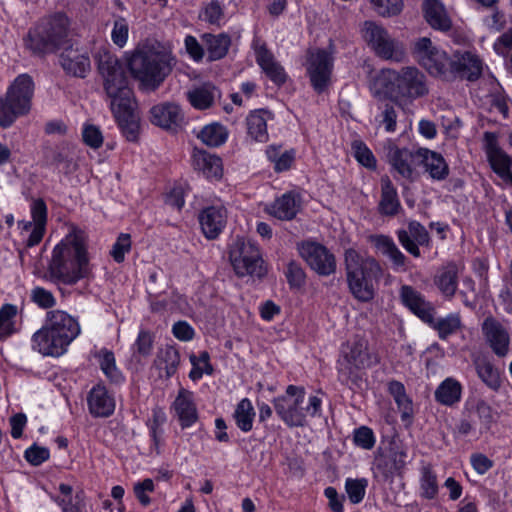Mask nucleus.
<instances>
[{
    "instance_id": "obj_37",
    "label": "nucleus",
    "mask_w": 512,
    "mask_h": 512,
    "mask_svg": "<svg viewBox=\"0 0 512 512\" xmlns=\"http://www.w3.org/2000/svg\"><path fill=\"white\" fill-rule=\"evenodd\" d=\"M194 164L207 178L219 179L222 176V161L216 155L200 151L194 155Z\"/></svg>"
},
{
    "instance_id": "obj_55",
    "label": "nucleus",
    "mask_w": 512,
    "mask_h": 512,
    "mask_svg": "<svg viewBox=\"0 0 512 512\" xmlns=\"http://www.w3.org/2000/svg\"><path fill=\"white\" fill-rule=\"evenodd\" d=\"M131 249L130 234L121 233L114 243L110 252L111 256L117 263H121L125 259V254Z\"/></svg>"
},
{
    "instance_id": "obj_20",
    "label": "nucleus",
    "mask_w": 512,
    "mask_h": 512,
    "mask_svg": "<svg viewBox=\"0 0 512 512\" xmlns=\"http://www.w3.org/2000/svg\"><path fill=\"white\" fill-rule=\"evenodd\" d=\"M397 236L400 244L415 257L420 256L418 245L427 244L429 241L428 232L424 226L417 221H411L407 230H398Z\"/></svg>"
},
{
    "instance_id": "obj_43",
    "label": "nucleus",
    "mask_w": 512,
    "mask_h": 512,
    "mask_svg": "<svg viewBox=\"0 0 512 512\" xmlns=\"http://www.w3.org/2000/svg\"><path fill=\"white\" fill-rule=\"evenodd\" d=\"M255 413L251 402L244 398L242 399L234 412V418L237 426L243 431L248 432L252 429L253 417Z\"/></svg>"
},
{
    "instance_id": "obj_47",
    "label": "nucleus",
    "mask_w": 512,
    "mask_h": 512,
    "mask_svg": "<svg viewBox=\"0 0 512 512\" xmlns=\"http://www.w3.org/2000/svg\"><path fill=\"white\" fill-rule=\"evenodd\" d=\"M100 367L104 374L113 382H119L121 380V374L116 368L115 357L113 352L106 349H102L99 352Z\"/></svg>"
},
{
    "instance_id": "obj_17",
    "label": "nucleus",
    "mask_w": 512,
    "mask_h": 512,
    "mask_svg": "<svg viewBox=\"0 0 512 512\" xmlns=\"http://www.w3.org/2000/svg\"><path fill=\"white\" fill-rule=\"evenodd\" d=\"M399 295L405 307L422 321L432 324L434 308L419 291L412 286L403 285L400 288Z\"/></svg>"
},
{
    "instance_id": "obj_35",
    "label": "nucleus",
    "mask_w": 512,
    "mask_h": 512,
    "mask_svg": "<svg viewBox=\"0 0 512 512\" xmlns=\"http://www.w3.org/2000/svg\"><path fill=\"white\" fill-rule=\"evenodd\" d=\"M400 208L397 191L388 177L381 179V200L379 211L384 215H395Z\"/></svg>"
},
{
    "instance_id": "obj_33",
    "label": "nucleus",
    "mask_w": 512,
    "mask_h": 512,
    "mask_svg": "<svg viewBox=\"0 0 512 512\" xmlns=\"http://www.w3.org/2000/svg\"><path fill=\"white\" fill-rule=\"evenodd\" d=\"M186 95L194 108L205 110L213 105L216 96L219 95V90L215 85L207 82L189 90Z\"/></svg>"
},
{
    "instance_id": "obj_39",
    "label": "nucleus",
    "mask_w": 512,
    "mask_h": 512,
    "mask_svg": "<svg viewBox=\"0 0 512 512\" xmlns=\"http://www.w3.org/2000/svg\"><path fill=\"white\" fill-rule=\"evenodd\" d=\"M207 44L208 56L211 61L222 59L226 56L231 45L230 36L227 34L204 35Z\"/></svg>"
},
{
    "instance_id": "obj_1",
    "label": "nucleus",
    "mask_w": 512,
    "mask_h": 512,
    "mask_svg": "<svg viewBox=\"0 0 512 512\" xmlns=\"http://www.w3.org/2000/svg\"><path fill=\"white\" fill-rule=\"evenodd\" d=\"M95 59L110 109L126 139L136 142L140 131L139 117L134 112L133 91L128 85L124 65L105 49L99 50Z\"/></svg>"
},
{
    "instance_id": "obj_36",
    "label": "nucleus",
    "mask_w": 512,
    "mask_h": 512,
    "mask_svg": "<svg viewBox=\"0 0 512 512\" xmlns=\"http://www.w3.org/2000/svg\"><path fill=\"white\" fill-rule=\"evenodd\" d=\"M478 377L492 390L497 391L501 386L499 371L486 357L473 360Z\"/></svg>"
},
{
    "instance_id": "obj_62",
    "label": "nucleus",
    "mask_w": 512,
    "mask_h": 512,
    "mask_svg": "<svg viewBox=\"0 0 512 512\" xmlns=\"http://www.w3.org/2000/svg\"><path fill=\"white\" fill-rule=\"evenodd\" d=\"M381 123L384 125L385 131L392 133L397 128V111L390 105H385L381 113Z\"/></svg>"
},
{
    "instance_id": "obj_32",
    "label": "nucleus",
    "mask_w": 512,
    "mask_h": 512,
    "mask_svg": "<svg viewBox=\"0 0 512 512\" xmlns=\"http://www.w3.org/2000/svg\"><path fill=\"white\" fill-rule=\"evenodd\" d=\"M32 219L36 222L35 228L26 240L28 247L38 245L44 235L47 221V206L43 199L39 198L33 201L31 206Z\"/></svg>"
},
{
    "instance_id": "obj_22",
    "label": "nucleus",
    "mask_w": 512,
    "mask_h": 512,
    "mask_svg": "<svg viewBox=\"0 0 512 512\" xmlns=\"http://www.w3.org/2000/svg\"><path fill=\"white\" fill-rule=\"evenodd\" d=\"M388 158L393 168L404 178L412 177L417 162H419L417 150L410 151L391 145L388 149Z\"/></svg>"
},
{
    "instance_id": "obj_42",
    "label": "nucleus",
    "mask_w": 512,
    "mask_h": 512,
    "mask_svg": "<svg viewBox=\"0 0 512 512\" xmlns=\"http://www.w3.org/2000/svg\"><path fill=\"white\" fill-rule=\"evenodd\" d=\"M198 138L210 147H218L226 141L227 132L222 125L214 123L205 126L198 134Z\"/></svg>"
},
{
    "instance_id": "obj_15",
    "label": "nucleus",
    "mask_w": 512,
    "mask_h": 512,
    "mask_svg": "<svg viewBox=\"0 0 512 512\" xmlns=\"http://www.w3.org/2000/svg\"><path fill=\"white\" fill-rule=\"evenodd\" d=\"M35 91L33 78L23 73L18 75L7 89L5 97L22 116L28 114L32 106Z\"/></svg>"
},
{
    "instance_id": "obj_28",
    "label": "nucleus",
    "mask_w": 512,
    "mask_h": 512,
    "mask_svg": "<svg viewBox=\"0 0 512 512\" xmlns=\"http://www.w3.org/2000/svg\"><path fill=\"white\" fill-rule=\"evenodd\" d=\"M419 162H422L426 172L435 180H443L449 174V167L440 153L426 148L417 149Z\"/></svg>"
},
{
    "instance_id": "obj_50",
    "label": "nucleus",
    "mask_w": 512,
    "mask_h": 512,
    "mask_svg": "<svg viewBox=\"0 0 512 512\" xmlns=\"http://www.w3.org/2000/svg\"><path fill=\"white\" fill-rule=\"evenodd\" d=\"M356 160L363 166L373 169L376 167V159L371 150L362 142L356 141L352 144Z\"/></svg>"
},
{
    "instance_id": "obj_40",
    "label": "nucleus",
    "mask_w": 512,
    "mask_h": 512,
    "mask_svg": "<svg viewBox=\"0 0 512 512\" xmlns=\"http://www.w3.org/2000/svg\"><path fill=\"white\" fill-rule=\"evenodd\" d=\"M388 391L394 398L402 418H410L413 413L412 401L407 396L404 385L399 381H391L388 384Z\"/></svg>"
},
{
    "instance_id": "obj_64",
    "label": "nucleus",
    "mask_w": 512,
    "mask_h": 512,
    "mask_svg": "<svg viewBox=\"0 0 512 512\" xmlns=\"http://www.w3.org/2000/svg\"><path fill=\"white\" fill-rule=\"evenodd\" d=\"M223 17V10L217 0H212L205 8L204 19L210 24H218Z\"/></svg>"
},
{
    "instance_id": "obj_27",
    "label": "nucleus",
    "mask_w": 512,
    "mask_h": 512,
    "mask_svg": "<svg viewBox=\"0 0 512 512\" xmlns=\"http://www.w3.org/2000/svg\"><path fill=\"white\" fill-rule=\"evenodd\" d=\"M173 406L182 428L190 427L197 421L198 414L192 392L180 389Z\"/></svg>"
},
{
    "instance_id": "obj_41",
    "label": "nucleus",
    "mask_w": 512,
    "mask_h": 512,
    "mask_svg": "<svg viewBox=\"0 0 512 512\" xmlns=\"http://www.w3.org/2000/svg\"><path fill=\"white\" fill-rule=\"evenodd\" d=\"M435 330L441 339H446L450 335L454 334L461 327V319L459 314L450 313L445 317L435 320L433 318L432 324H429Z\"/></svg>"
},
{
    "instance_id": "obj_57",
    "label": "nucleus",
    "mask_w": 512,
    "mask_h": 512,
    "mask_svg": "<svg viewBox=\"0 0 512 512\" xmlns=\"http://www.w3.org/2000/svg\"><path fill=\"white\" fill-rule=\"evenodd\" d=\"M82 138L84 143L93 149H98L103 144L102 132L95 125H85L82 131Z\"/></svg>"
},
{
    "instance_id": "obj_48",
    "label": "nucleus",
    "mask_w": 512,
    "mask_h": 512,
    "mask_svg": "<svg viewBox=\"0 0 512 512\" xmlns=\"http://www.w3.org/2000/svg\"><path fill=\"white\" fill-rule=\"evenodd\" d=\"M367 486L366 479H351L347 478L345 481V490L348 495L349 500L353 504L360 503L364 496Z\"/></svg>"
},
{
    "instance_id": "obj_5",
    "label": "nucleus",
    "mask_w": 512,
    "mask_h": 512,
    "mask_svg": "<svg viewBox=\"0 0 512 512\" xmlns=\"http://www.w3.org/2000/svg\"><path fill=\"white\" fill-rule=\"evenodd\" d=\"M78 321L62 310L47 313L46 324L32 337L33 348L44 356L58 357L79 335Z\"/></svg>"
},
{
    "instance_id": "obj_3",
    "label": "nucleus",
    "mask_w": 512,
    "mask_h": 512,
    "mask_svg": "<svg viewBox=\"0 0 512 512\" xmlns=\"http://www.w3.org/2000/svg\"><path fill=\"white\" fill-rule=\"evenodd\" d=\"M370 89L374 95L390 99L399 106L412 103L429 92L425 74L415 66L381 69L374 76Z\"/></svg>"
},
{
    "instance_id": "obj_54",
    "label": "nucleus",
    "mask_w": 512,
    "mask_h": 512,
    "mask_svg": "<svg viewBox=\"0 0 512 512\" xmlns=\"http://www.w3.org/2000/svg\"><path fill=\"white\" fill-rule=\"evenodd\" d=\"M129 26L125 18L118 16L113 25L111 38L114 44L124 47L128 40Z\"/></svg>"
},
{
    "instance_id": "obj_29",
    "label": "nucleus",
    "mask_w": 512,
    "mask_h": 512,
    "mask_svg": "<svg viewBox=\"0 0 512 512\" xmlns=\"http://www.w3.org/2000/svg\"><path fill=\"white\" fill-rule=\"evenodd\" d=\"M180 364L178 350L171 345L160 347L154 360V366L159 370L160 377L166 379L172 377Z\"/></svg>"
},
{
    "instance_id": "obj_59",
    "label": "nucleus",
    "mask_w": 512,
    "mask_h": 512,
    "mask_svg": "<svg viewBox=\"0 0 512 512\" xmlns=\"http://www.w3.org/2000/svg\"><path fill=\"white\" fill-rule=\"evenodd\" d=\"M493 50L501 57H507L510 54L512 50V27L494 41Z\"/></svg>"
},
{
    "instance_id": "obj_60",
    "label": "nucleus",
    "mask_w": 512,
    "mask_h": 512,
    "mask_svg": "<svg viewBox=\"0 0 512 512\" xmlns=\"http://www.w3.org/2000/svg\"><path fill=\"white\" fill-rule=\"evenodd\" d=\"M49 450L45 447L33 445L25 451V459L32 465L38 466L48 460Z\"/></svg>"
},
{
    "instance_id": "obj_53",
    "label": "nucleus",
    "mask_w": 512,
    "mask_h": 512,
    "mask_svg": "<svg viewBox=\"0 0 512 512\" xmlns=\"http://www.w3.org/2000/svg\"><path fill=\"white\" fill-rule=\"evenodd\" d=\"M21 116L18 110L7 101L6 97H0V127L7 128L11 126Z\"/></svg>"
},
{
    "instance_id": "obj_2",
    "label": "nucleus",
    "mask_w": 512,
    "mask_h": 512,
    "mask_svg": "<svg viewBox=\"0 0 512 512\" xmlns=\"http://www.w3.org/2000/svg\"><path fill=\"white\" fill-rule=\"evenodd\" d=\"M412 52L415 60L431 76L443 80H453L458 76L474 80L483 70V62L475 53L455 51L449 54L428 37L415 40Z\"/></svg>"
},
{
    "instance_id": "obj_46",
    "label": "nucleus",
    "mask_w": 512,
    "mask_h": 512,
    "mask_svg": "<svg viewBox=\"0 0 512 512\" xmlns=\"http://www.w3.org/2000/svg\"><path fill=\"white\" fill-rule=\"evenodd\" d=\"M468 411L475 415L480 422L488 424L492 421L493 412L487 401L481 398H472L466 402Z\"/></svg>"
},
{
    "instance_id": "obj_7",
    "label": "nucleus",
    "mask_w": 512,
    "mask_h": 512,
    "mask_svg": "<svg viewBox=\"0 0 512 512\" xmlns=\"http://www.w3.org/2000/svg\"><path fill=\"white\" fill-rule=\"evenodd\" d=\"M172 61L169 52L154 46H143L132 54L128 67L133 77L144 87L155 90L171 73Z\"/></svg>"
},
{
    "instance_id": "obj_45",
    "label": "nucleus",
    "mask_w": 512,
    "mask_h": 512,
    "mask_svg": "<svg viewBox=\"0 0 512 512\" xmlns=\"http://www.w3.org/2000/svg\"><path fill=\"white\" fill-rule=\"evenodd\" d=\"M420 490L421 495L426 499H433L438 493L437 476L429 466L421 470Z\"/></svg>"
},
{
    "instance_id": "obj_11",
    "label": "nucleus",
    "mask_w": 512,
    "mask_h": 512,
    "mask_svg": "<svg viewBox=\"0 0 512 512\" xmlns=\"http://www.w3.org/2000/svg\"><path fill=\"white\" fill-rule=\"evenodd\" d=\"M378 362L379 358L369 349L367 340L355 338L343 348L342 357L338 361V371L350 377L355 370L369 368Z\"/></svg>"
},
{
    "instance_id": "obj_38",
    "label": "nucleus",
    "mask_w": 512,
    "mask_h": 512,
    "mask_svg": "<svg viewBox=\"0 0 512 512\" xmlns=\"http://www.w3.org/2000/svg\"><path fill=\"white\" fill-rule=\"evenodd\" d=\"M265 114L264 110H256L246 118L247 132L253 140L258 142H266L268 139Z\"/></svg>"
},
{
    "instance_id": "obj_8",
    "label": "nucleus",
    "mask_w": 512,
    "mask_h": 512,
    "mask_svg": "<svg viewBox=\"0 0 512 512\" xmlns=\"http://www.w3.org/2000/svg\"><path fill=\"white\" fill-rule=\"evenodd\" d=\"M70 36V21L57 12L41 19L24 38L25 47L34 55L52 53L65 45Z\"/></svg>"
},
{
    "instance_id": "obj_26",
    "label": "nucleus",
    "mask_w": 512,
    "mask_h": 512,
    "mask_svg": "<svg viewBox=\"0 0 512 512\" xmlns=\"http://www.w3.org/2000/svg\"><path fill=\"white\" fill-rule=\"evenodd\" d=\"M256 61L265 74L277 85H282L286 81L284 68L275 61L273 54L263 44L255 49Z\"/></svg>"
},
{
    "instance_id": "obj_18",
    "label": "nucleus",
    "mask_w": 512,
    "mask_h": 512,
    "mask_svg": "<svg viewBox=\"0 0 512 512\" xmlns=\"http://www.w3.org/2000/svg\"><path fill=\"white\" fill-rule=\"evenodd\" d=\"M482 331L492 351L498 357H505L509 352L510 335L507 329L493 318L483 322Z\"/></svg>"
},
{
    "instance_id": "obj_44",
    "label": "nucleus",
    "mask_w": 512,
    "mask_h": 512,
    "mask_svg": "<svg viewBox=\"0 0 512 512\" xmlns=\"http://www.w3.org/2000/svg\"><path fill=\"white\" fill-rule=\"evenodd\" d=\"M373 11L384 18L399 15L404 7L403 0H368Z\"/></svg>"
},
{
    "instance_id": "obj_21",
    "label": "nucleus",
    "mask_w": 512,
    "mask_h": 512,
    "mask_svg": "<svg viewBox=\"0 0 512 512\" xmlns=\"http://www.w3.org/2000/svg\"><path fill=\"white\" fill-rule=\"evenodd\" d=\"M424 18L431 28L438 31H448L452 27L451 16L440 0H424Z\"/></svg>"
},
{
    "instance_id": "obj_23",
    "label": "nucleus",
    "mask_w": 512,
    "mask_h": 512,
    "mask_svg": "<svg viewBox=\"0 0 512 512\" xmlns=\"http://www.w3.org/2000/svg\"><path fill=\"white\" fill-rule=\"evenodd\" d=\"M151 122L163 129H173L183 120L181 109L173 103L155 105L150 110Z\"/></svg>"
},
{
    "instance_id": "obj_10",
    "label": "nucleus",
    "mask_w": 512,
    "mask_h": 512,
    "mask_svg": "<svg viewBox=\"0 0 512 512\" xmlns=\"http://www.w3.org/2000/svg\"><path fill=\"white\" fill-rule=\"evenodd\" d=\"M360 33L363 40L379 57L395 62L405 59L406 50L403 43L391 37L382 24L372 20L364 21L360 26Z\"/></svg>"
},
{
    "instance_id": "obj_34",
    "label": "nucleus",
    "mask_w": 512,
    "mask_h": 512,
    "mask_svg": "<svg viewBox=\"0 0 512 512\" xmlns=\"http://www.w3.org/2000/svg\"><path fill=\"white\" fill-rule=\"evenodd\" d=\"M458 266L450 263L443 267L435 276L434 283L443 296L451 299L458 288Z\"/></svg>"
},
{
    "instance_id": "obj_19",
    "label": "nucleus",
    "mask_w": 512,
    "mask_h": 512,
    "mask_svg": "<svg viewBox=\"0 0 512 512\" xmlns=\"http://www.w3.org/2000/svg\"><path fill=\"white\" fill-rule=\"evenodd\" d=\"M201 230L209 240L216 239L227 222V212L222 206H210L203 209L198 216Z\"/></svg>"
},
{
    "instance_id": "obj_14",
    "label": "nucleus",
    "mask_w": 512,
    "mask_h": 512,
    "mask_svg": "<svg viewBox=\"0 0 512 512\" xmlns=\"http://www.w3.org/2000/svg\"><path fill=\"white\" fill-rule=\"evenodd\" d=\"M300 256L318 274L328 276L336 270L334 255L322 244L313 241H303L298 244Z\"/></svg>"
},
{
    "instance_id": "obj_31",
    "label": "nucleus",
    "mask_w": 512,
    "mask_h": 512,
    "mask_svg": "<svg viewBox=\"0 0 512 512\" xmlns=\"http://www.w3.org/2000/svg\"><path fill=\"white\" fill-rule=\"evenodd\" d=\"M50 163L59 168L65 175H70L78 169V164L74 158V146L63 143L55 149L50 150Z\"/></svg>"
},
{
    "instance_id": "obj_6",
    "label": "nucleus",
    "mask_w": 512,
    "mask_h": 512,
    "mask_svg": "<svg viewBox=\"0 0 512 512\" xmlns=\"http://www.w3.org/2000/svg\"><path fill=\"white\" fill-rule=\"evenodd\" d=\"M344 263L349 289L353 296L368 302L375 295V280L381 275L379 262L367 253L349 248L344 253Z\"/></svg>"
},
{
    "instance_id": "obj_16",
    "label": "nucleus",
    "mask_w": 512,
    "mask_h": 512,
    "mask_svg": "<svg viewBox=\"0 0 512 512\" xmlns=\"http://www.w3.org/2000/svg\"><path fill=\"white\" fill-rule=\"evenodd\" d=\"M484 149L489 163L494 172L505 182L512 183L510 171L511 158L499 146L497 135L493 132H485Z\"/></svg>"
},
{
    "instance_id": "obj_24",
    "label": "nucleus",
    "mask_w": 512,
    "mask_h": 512,
    "mask_svg": "<svg viewBox=\"0 0 512 512\" xmlns=\"http://www.w3.org/2000/svg\"><path fill=\"white\" fill-rule=\"evenodd\" d=\"M62 68L70 75L84 78L90 71V59L86 53L68 48L60 55Z\"/></svg>"
},
{
    "instance_id": "obj_58",
    "label": "nucleus",
    "mask_w": 512,
    "mask_h": 512,
    "mask_svg": "<svg viewBox=\"0 0 512 512\" xmlns=\"http://www.w3.org/2000/svg\"><path fill=\"white\" fill-rule=\"evenodd\" d=\"M55 501L61 507L62 512H82L85 505L82 492L76 493L74 498L57 497Z\"/></svg>"
},
{
    "instance_id": "obj_9",
    "label": "nucleus",
    "mask_w": 512,
    "mask_h": 512,
    "mask_svg": "<svg viewBox=\"0 0 512 512\" xmlns=\"http://www.w3.org/2000/svg\"><path fill=\"white\" fill-rule=\"evenodd\" d=\"M229 259L238 277L262 279L267 274L259 248L244 238H236L229 248Z\"/></svg>"
},
{
    "instance_id": "obj_61",
    "label": "nucleus",
    "mask_w": 512,
    "mask_h": 512,
    "mask_svg": "<svg viewBox=\"0 0 512 512\" xmlns=\"http://www.w3.org/2000/svg\"><path fill=\"white\" fill-rule=\"evenodd\" d=\"M153 490L154 483L150 478H146L134 486L135 496L143 506H148L151 503V499L146 493L152 492Z\"/></svg>"
},
{
    "instance_id": "obj_4",
    "label": "nucleus",
    "mask_w": 512,
    "mask_h": 512,
    "mask_svg": "<svg viewBox=\"0 0 512 512\" xmlns=\"http://www.w3.org/2000/svg\"><path fill=\"white\" fill-rule=\"evenodd\" d=\"M54 283L73 285L90 273L84 238L76 231L68 234L53 250L48 266Z\"/></svg>"
},
{
    "instance_id": "obj_63",
    "label": "nucleus",
    "mask_w": 512,
    "mask_h": 512,
    "mask_svg": "<svg viewBox=\"0 0 512 512\" xmlns=\"http://www.w3.org/2000/svg\"><path fill=\"white\" fill-rule=\"evenodd\" d=\"M368 239L376 251L382 255H384L390 248H393V245L395 244L391 237L382 234L370 235Z\"/></svg>"
},
{
    "instance_id": "obj_52",
    "label": "nucleus",
    "mask_w": 512,
    "mask_h": 512,
    "mask_svg": "<svg viewBox=\"0 0 512 512\" xmlns=\"http://www.w3.org/2000/svg\"><path fill=\"white\" fill-rule=\"evenodd\" d=\"M17 314V307L12 304H5L0 309V336H7L13 332L12 319Z\"/></svg>"
},
{
    "instance_id": "obj_13",
    "label": "nucleus",
    "mask_w": 512,
    "mask_h": 512,
    "mask_svg": "<svg viewBox=\"0 0 512 512\" xmlns=\"http://www.w3.org/2000/svg\"><path fill=\"white\" fill-rule=\"evenodd\" d=\"M322 399L317 395L305 397L302 387L290 385V426H303L321 415Z\"/></svg>"
},
{
    "instance_id": "obj_51",
    "label": "nucleus",
    "mask_w": 512,
    "mask_h": 512,
    "mask_svg": "<svg viewBox=\"0 0 512 512\" xmlns=\"http://www.w3.org/2000/svg\"><path fill=\"white\" fill-rule=\"evenodd\" d=\"M353 441L356 446L365 450H370L374 447L376 438L372 429L367 426H361L355 429Z\"/></svg>"
},
{
    "instance_id": "obj_12",
    "label": "nucleus",
    "mask_w": 512,
    "mask_h": 512,
    "mask_svg": "<svg viewBox=\"0 0 512 512\" xmlns=\"http://www.w3.org/2000/svg\"><path fill=\"white\" fill-rule=\"evenodd\" d=\"M332 49H312L307 54L306 70L314 90L321 93L331 82L334 66Z\"/></svg>"
},
{
    "instance_id": "obj_30",
    "label": "nucleus",
    "mask_w": 512,
    "mask_h": 512,
    "mask_svg": "<svg viewBox=\"0 0 512 512\" xmlns=\"http://www.w3.org/2000/svg\"><path fill=\"white\" fill-rule=\"evenodd\" d=\"M462 392V384L453 377H447L437 386L434 397L441 405L450 407L460 402Z\"/></svg>"
},
{
    "instance_id": "obj_25",
    "label": "nucleus",
    "mask_w": 512,
    "mask_h": 512,
    "mask_svg": "<svg viewBox=\"0 0 512 512\" xmlns=\"http://www.w3.org/2000/svg\"><path fill=\"white\" fill-rule=\"evenodd\" d=\"M87 401L89 411L95 417H108L114 412V399L104 386L97 385L92 388Z\"/></svg>"
},
{
    "instance_id": "obj_49",
    "label": "nucleus",
    "mask_w": 512,
    "mask_h": 512,
    "mask_svg": "<svg viewBox=\"0 0 512 512\" xmlns=\"http://www.w3.org/2000/svg\"><path fill=\"white\" fill-rule=\"evenodd\" d=\"M265 212L278 220H288V193H284L273 203L266 205Z\"/></svg>"
},
{
    "instance_id": "obj_56",
    "label": "nucleus",
    "mask_w": 512,
    "mask_h": 512,
    "mask_svg": "<svg viewBox=\"0 0 512 512\" xmlns=\"http://www.w3.org/2000/svg\"><path fill=\"white\" fill-rule=\"evenodd\" d=\"M30 297L42 309H50L56 305V299L52 292L43 287L33 288Z\"/></svg>"
}]
</instances>
